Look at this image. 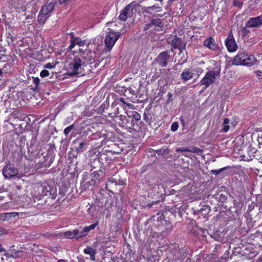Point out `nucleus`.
Masks as SVG:
<instances>
[{
  "instance_id": "obj_1",
  "label": "nucleus",
  "mask_w": 262,
  "mask_h": 262,
  "mask_svg": "<svg viewBox=\"0 0 262 262\" xmlns=\"http://www.w3.org/2000/svg\"><path fill=\"white\" fill-rule=\"evenodd\" d=\"M85 66V61H83L80 57L74 56L73 59L67 66V73L69 76H72L81 74V69Z\"/></svg>"
},
{
  "instance_id": "obj_2",
  "label": "nucleus",
  "mask_w": 262,
  "mask_h": 262,
  "mask_svg": "<svg viewBox=\"0 0 262 262\" xmlns=\"http://www.w3.org/2000/svg\"><path fill=\"white\" fill-rule=\"evenodd\" d=\"M256 60L253 55L248 54L245 52H239L234 57L233 64L250 66L252 65Z\"/></svg>"
},
{
  "instance_id": "obj_3",
  "label": "nucleus",
  "mask_w": 262,
  "mask_h": 262,
  "mask_svg": "<svg viewBox=\"0 0 262 262\" xmlns=\"http://www.w3.org/2000/svg\"><path fill=\"white\" fill-rule=\"evenodd\" d=\"M220 74V70L216 71H210L207 72L200 81L201 85H204L205 88H208L215 82L216 76H219Z\"/></svg>"
},
{
  "instance_id": "obj_4",
  "label": "nucleus",
  "mask_w": 262,
  "mask_h": 262,
  "mask_svg": "<svg viewBox=\"0 0 262 262\" xmlns=\"http://www.w3.org/2000/svg\"><path fill=\"white\" fill-rule=\"evenodd\" d=\"M120 35V32H115L110 30L104 40L105 46L108 51H110L112 49Z\"/></svg>"
},
{
  "instance_id": "obj_5",
  "label": "nucleus",
  "mask_w": 262,
  "mask_h": 262,
  "mask_svg": "<svg viewBox=\"0 0 262 262\" xmlns=\"http://www.w3.org/2000/svg\"><path fill=\"white\" fill-rule=\"evenodd\" d=\"M225 45L227 50L233 52L237 50V45L232 33H230L225 40Z\"/></svg>"
},
{
  "instance_id": "obj_6",
  "label": "nucleus",
  "mask_w": 262,
  "mask_h": 262,
  "mask_svg": "<svg viewBox=\"0 0 262 262\" xmlns=\"http://www.w3.org/2000/svg\"><path fill=\"white\" fill-rule=\"evenodd\" d=\"M170 59V55L167 51H163L159 54L155 60L160 66L165 67L167 66L168 60Z\"/></svg>"
},
{
  "instance_id": "obj_7",
  "label": "nucleus",
  "mask_w": 262,
  "mask_h": 262,
  "mask_svg": "<svg viewBox=\"0 0 262 262\" xmlns=\"http://www.w3.org/2000/svg\"><path fill=\"white\" fill-rule=\"evenodd\" d=\"M26 0H11L9 2V6L11 9L14 8L16 11H26L25 4Z\"/></svg>"
},
{
  "instance_id": "obj_8",
  "label": "nucleus",
  "mask_w": 262,
  "mask_h": 262,
  "mask_svg": "<svg viewBox=\"0 0 262 262\" xmlns=\"http://www.w3.org/2000/svg\"><path fill=\"white\" fill-rule=\"evenodd\" d=\"M18 173L17 169L10 164H7L3 170V174L6 179L15 176Z\"/></svg>"
},
{
  "instance_id": "obj_9",
  "label": "nucleus",
  "mask_w": 262,
  "mask_h": 262,
  "mask_svg": "<svg viewBox=\"0 0 262 262\" xmlns=\"http://www.w3.org/2000/svg\"><path fill=\"white\" fill-rule=\"evenodd\" d=\"M170 45L174 49H179L181 53L185 50L186 42L183 41L181 38L174 36V38L171 41Z\"/></svg>"
},
{
  "instance_id": "obj_10",
  "label": "nucleus",
  "mask_w": 262,
  "mask_h": 262,
  "mask_svg": "<svg viewBox=\"0 0 262 262\" xmlns=\"http://www.w3.org/2000/svg\"><path fill=\"white\" fill-rule=\"evenodd\" d=\"M262 25V15L256 17H252L248 20L246 27L258 28Z\"/></svg>"
},
{
  "instance_id": "obj_11",
  "label": "nucleus",
  "mask_w": 262,
  "mask_h": 262,
  "mask_svg": "<svg viewBox=\"0 0 262 262\" xmlns=\"http://www.w3.org/2000/svg\"><path fill=\"white\" fill-rule=\"evenodd\" d=\"M204 46L213 51L217 50L219 49L218 45L215 43V40L212 37L205 40Z\"/></svg>"
},
{
  "instance_id": "obj_12",
  "label": "nucleus",
  "mask_w": 262,
  "mask_h": 262,
  "mask_svg": "<svg viewBox=\"0 0 262 262\" xmlns=\"http://www.w3.org/2000/svg\"><path fill=\"white\" fill-rule=\"evenodd\" d=\"M76 45L79 47V48L76 51H74V52L84 54V52L86 51L89 45H86V47H84L86 45L85 40H82L80 38H79L76 40Z\"/></svg>"
},
{
  "instance_id": "obj_13",
  "label": "nucleus",
  "mask_w": 262,
  "mask_h": 262,
  "mask_svg": "<svg viewBox=\"0 0 262 262\" xmlns=\"http://www.w3.org/2000/svg\"><path fill=\"white\" fill-rule=\"evenodd\" d=\"M55 4V0H51V2L49 0L47 4L42 7L41 9V13L48 14L53 10Z\"/></svg>"
},
{
  "instance_id": "obj_14",
  "label": "nucleus",
  "mask_w": 262,
  "mask_h": 262,
  "mask_svg": "<svg viewBox=\"0 0 262 262\" xmlns=\"http://www.w3.org/2000/svg\"><path fill=\"white\" fill-rule=\"evenodd\" d=\"M80 56L82 58L83 61H85V62L86 61L87 63L92 64L93 62H95L96 55L95 52L88 51L86 56H82L81 54Z\"/></svg>"
},
{
  "instance_id": "obj_15",
  "label": "nucleus",
  "mask_w": 262,
  "mask_h": 262,
  "mask_svg": "<svg viewBox=\"0 0 262 262\" xmlns=\"http://www.w3.org/2000/svg\"><path fill=\"white\" fill-rule=\"evenodd\" d=\"M181 78L185 81L189 80L192 78L193 73L189 69L184 70L181 74Z\"/></svg>"
},
{
  "instance_id": "obj_16",
  "label": "nucleus",
  "mask_w": 262,
  "mask_h": 262,
  "mask_svg": "<svg viewBox=\"0 0 262 262\" xmlns=\"http://www.w3.org/2000/svg\"><path fill=\"white\" fill-rule=\"evenodd\" d=\"M83 252L85 254L90 255V258L92 260L94 261L95 260L96 250L93 249L91 247H88L84 249Z\"/></svg>"
},
{
  "instance_id": "obj_17",
  "label": "nucleus",
  "mask_w": 262,
  "mask_h": 262,
  "mask_svg": "<svg viewBox=\"0 0 262 262\" xmlns=\"http://www.w3.org/2000/svg\"><path fill=\"white\" fill-rule=\"evenodd\" d=\"M98 225V221H97L95 224L84 227V228H83V229L81 230L82 234H83V236L88 235L90 231H91V230H94Z\"/></svg>"
},
{
  "instance_id": "obj_18",
  "label": "nucleus",
  "mask_w": 262,
  "mask_h": 262,
  "mask_svg": "<svg viewBox=\"0 0 262 262\" xmlns=\"http://www.w3.org/2000/svg\"><path fill=\"white\" fill-rule=\"evenodd\" d=\"M169 152L170 150L168 148H161L156 150V152L158 155H161L165 159H167L168 158V155L169 154Z\"/></svg>"
},
{
  "instance_id": "obj_19",
  "label": "nucleus",
  "mask_w": 262,
  "mask_h": 262,
  "mask_svg": "<svg viewBox=\"0 0 262 262\" xmlns=\"http://www.w3.org/2000/svg\"><path fill=\"white\" fill-rule=\"evenodd\" d=\"M129 10L128 9H126L125 7L121 11L118 17V19L123 21H125L127 17H128V13Z\"/></svg>"
},
{
  "instance_id": "obj_20",
  "label": "nucleus",
  "mask_w": 262,
  "mask_h": 262,
  "mask_svg": "<svg viewBox=\"0 0 262 262\" xmlns=\"http://www.w3.org/2000/svg\"><path fill=\"white\" fill-rule=\"evenodd\" d=\"M33 82L35 84V86L33 89L35 92H39L43 83H40V79L38 77H33Z\"/></svg>"
},
{
  "instance_id": "obj_21",
  "label": "nucleus",
  "mask_w": 262,
  "mask_h": 262,
  "mask_svg": "<svg viewBox=\"0 0 262 262\" xmlns=\"http://www.w3.org/2000/svg\"><path fill=\"white\" fill-rule=\"evenodd\" d=\"M48 17V14L45 13H41L40 11L38 16V21L40 24H43L47 20Z\"/></svg>"
},
{
  "instance_id": "obj_22",
  "label": "nucleus",
  "mask_w": 262,
  "mask_h": 262,
  "mask_svg": "<svg viewBox=\"0 0 262 262\" xmlns=\"http://www.w3.org/2000/svg\"><path fill=\"white\" fill-rule=\"evenodd\" d=\"M35 2L34 1H29V0H26V2L25 4V7H26V11L28 10L30 8L32 7V10L35 11V8L34 7Z\"/></svg>"
},
{
  "instance_id": "obj_23",
  "label": "nucleus",
  "mask_w": 262,
  "mask_h": 262,
  "mask_svg": "<svg viewBox=\"0 0 262 262\" xmlns=\"http://www.w3.org/2000/svg\"><path fill=\"white\" fill-rule=\"evenodd\" d=\"M73 231L74 238H79L83 237V234H82L81 231L79 229H75Z\"/></svg>"
},
{
  "instance_id": "obj_24",
  "label": "nucleus",
  "mask_w": 262,
  "mask_h": 262,
  "mask_svg": "<svg viewBox=\"0 0 262 262\" xmlns=\"http://www.w3.org/2000/svg\"><path fill=\"white\" fill-rule=\"evenodd\" d=\"M7 42L9 45L13 43L15 41V37L10 33H6Z\"/></svg>"
},
{
  "instance_id": "obj_25",
  "label": "nucleus",
  "mask_w": 262,
  "mask_h": 262,
  "mask_svg": "<svg viewBox=\"0 0 262 262\" xmlns=\"http://www.w3.org/2000/svg\"><path fill=\"white\" fill-rule=\"evenodd\" d=\"M86 144L85 141H82L79 143L78 146L76 148V151L78 153L82 152L83 151V147Z\"/></svg>"
},
{
  "instance_id": "obj_26",
  "label": "nucleus",
  "mask_w": 262,
  "mask_h": 262,
  "mask_svg": "<svg viewBox=\"0 0 262 262\" xmlns=\"http://www.w3.org/2000/svg\"><path fill=\"white\" fill-rule=\"evenodd\" d=\"M189 152H192V153H195L198 155H200L203 151L202 149H200L199 147H195V146L189 147Z\"/></svg>"
},
{
  "instance_id": "obj_27",
  "label": "nucleus",
  "mask_w": 262,
  "mask_h": 262,
  "mask_svg": "<svg viewBox=\"0 0 262 262\" xmlns=\"http://www.w3.org/2000/svg\"><path fill=\"white\" fill-rule=\"evenodd\" d=\"M151 24L152 26H158V27H162L163 24L161 23V21L160 19H152L150 21Z\"/></svg>"
},
{
  "instance_id": "obj_28",
  "label": "nucleus",
  "mask_w": 262,
  "mask_h": 262,
  "mask_svg": "<svg viewBox=\"0 0 262 262\" xmlns=\"http://www.w3.org/2000/svg\"><path fill=\"white\" fill-rule=\"evenodd\" d=\"M139 6V5L137 2H136V1H134V2H132L131 3H130L129 4H128V5H127L125 7V8H126V9H128V10H129V9L133 10L134 9H135L136 7H137Z\"/></svg>"
},
{
  "instance_id": "obj_29",
  "label": "nucleus",
  "mask_w": 262,
  "mask_h": 262,
  "mask_svg": "<svg viewBox=\"0 0 262 262\" xmlns=\"http://www.w3.org/2000/svg\"><path fill=\"white\" fill-rule=\"evenodd\" d=\"M2 59H4V60H9L11 58L12 59V62L14 63L15 61L16 60V57L14 55V56H11V55H3L1 57Z\"/></svg>"
},
{
  "instance_id": "obj_30",
  "label": "nucleus",
  "mask_w": 262,
  "mask_h": 262,
  "mask_svg": "<svg viewBox=\"0 0 262 262\" xmlns=\"http://www.w3.org/2000/svg\"><path fill=\"white\" fill-rule=\"evenodd\" d=\"M161 9V7H160V6H156V5H154V6H152L146 7L145 8L144 12L145 13H146L151 14V12L150 11V9L154 10V9Z\"/></svg>"
},
{
  "instance_id": "obj_31",
  "label": "nucleus",
  "mask_w": 262,
  "mask_h": 262,
  "mask_svg": "<svg viewBox=\"0 0 262 262\" xmlns=\"http://www.w3.org/2000/svg\"><path fill=\"white\" fill-rule=\"evenodd\" d=\"M10 219V215L8 213H1L0 214V220L1 221H8Z\"/></svg>"
},
{
  "instance_id": "obj_32",
  "label": "nucleus",
  "mask_w": 262,
  "mask_h": 262,
  "mask_svg": "<svg viewBox=\"0 0 262 262\" xmlns=\"http://www.w3.org/2000/svg\"><path fill=\"white\" fill-rule=\"evenodd\" d=\"M74 124H73L70 125L69 126L67 127V128H66L63 131L64 135L66 136H68L69 134L71 132V130L73 129H74Z\"/></svg>"
},
{
  "instance_id": "obj_33",
  "label": "nucleus",
  "mask_w": 262,
  "mask_h": 262,
  "mask_svg": "<svg viewBox=\"0 0 262 262\" xmlns=\"http://www.w3.org/2000/svg\"><path fill=\"white\" fill-rule=\"evenodd\" d=\"M229 168H230V167L229 166H227V167H223V168H220V169H217V170H211V173H213L214 175H217L220 173H221L222 171H223V170H225L226 169H228Z\"/></svg>"
},
{
  "instance_id": "obj_34",
  "label": "nucleus",
  "mask_w": 262,
  "mask_h": 262,
  "mask_svg": "<svg viewBox=\"0 0 262 262\" xmlns=\"http://www.w3.org/2000/svg\"><path fill=\"white\" fill-rule=\"evenodd\" d=\"M132 116L136 120V121H138L139 120H140L141 116L138 112L134 111V112H132Z\"/></svg>"
},
{
  "instance_id": "obj_35",
  "label": "nucleus",
  "mask_w": 262,
  "mask_h": 262,
  "mask_svg": "<svg viewBox=\"0 0 262 262\" xmlns=\"http://www.w3.org/2000/svg\"><path fill=\"white\" fill-rule=\"evenodd\" d=\"M64 236L68 238H74L73 231H68L64 233Z\"/></svg>"
},
{
  "instance_id": "obj_36",
  "label": "nucleus",
  "mask_w": 262,
  "mask_h": 262,
  "mask_svg": "<svg viewBox=\"0 0 262 262\" xmlns=\"http://www.w3.org/2000/svg\"><path fill=\"white\" fill-rule=\"evenodd\" d=\"M179 127V124L177 122H173L171 126V130L172 132H176L177 130Z\"/></svg>"
},
{
  "instance_id": "obj_37",
  "label": "nucleus",
  "mask_w": 262,
  "mask_h": 262,
  "mask_svg": "<svg viewBox=\"0 0 262 262\" xmlns=\"http://www.w3.org/2000/svg\"><path fill=\"white\" fill-rule=\"evenodd\" d=\"M49 75H50L49 72L46 70H43L41 71L40 73V77H41L42 78L47 77V76H49Z\"/></svg>"
},
{
  "instance_id": "obj_38",
  "label": "nucleus",
  "mask_w": 262,
  "mask_h": 262,
  "mask_svg": "<svg viewBox=\"0 0 262 262\" xmlns=\"http://www.w3.org/2000/svg\"><path fill=\"white\" fill-rule=\"evenodd\" d=\"M222 249H224V250L226 249V248L224 246L223 247H222V246L221 245H216L213 251L214 252H221L222 250Z\"/></svg>"
},
{
  "instance_id": "obj_39",
  "label": "nucleus",
  "mask_w": 262,
  "mask_h": 262,
  "mask_svg": "<svg viewBox=\"0 0 262 262\" xmlns=\"http://www.w3.org/2000/svg\"><path fill=\"white\" fill-rule=\"evenodd\" d=\"M189 147H182V148H178L176 149V151L177 152H189Z\"/></svg>"
},
{
  "instance_id": "obj_40",
  "label": "nucleus",
  "mask_w": 262,
  "mask_h": 262,
  "mask_svg": "<svg viewBox=\"0 0 262 262\" xmlns=\"http://www.w3.org/2000/svg\"><path fill=\"white\" fill-rule=\"evenodd\" d=\"M76 40H70V45L69 47V49L72 50L76 45Z\"/></svg>"
},
{
  "instance_id": "obj_41",
  "label": "nucleus",
  "mask_w": 262,
  "mask_h": 262,
  "mask_svg": "<svg viewBox=\"0 0 262 262\" xmlns=\"http://www.w3.org/2000/svg\"><path fill=\"white\" fill-rule=\"evenodd\" d=\"M105 155L104 154H103V153H101V154H99L98 155V159L99 161H103V159L104 158L105 159H106V158L105 157Z\"/></svg>"
},
{
  "instance_id": "obj_42",
  "label": "nucleus",
  "mask_w": 262,
  "mask_h": 262,
  "mask_svg": "<svg viewBox=\"0 0 262 262\" xmlns=\"http://www.w3.org/2000/svg\"><path fill=\"white\" fill-rule=\"evenodd\" d=\"M69 35L71 37L70 40H76L77 39L80 38L79 37H75L73 32L70 33Z\"/></svg>"
},
{
  "instance_id": "obj_43",
  "label": "nucleus",
  "mask_w": 262,
  "mask_h": 262,
  "mask_svg": "<svg viewBox=\"0 0 262 262\" xmlns=\"http://www.w3.org/2000/svg\"><path fill=\"white\" fill-rule=\"evenodd\" d=\"M160 187H161V188L163 187L162 185L156 184L153 186L152 188L155 191H156L158 193H159V192L158 191H157V189H159Z\"/></svg>"
},
{
  "instance_id": "obj_44",
  "label": "nucleus",
  "mask_w": 262,
  "mask_h": 262,
  "mask_svg": "<svg viewBox=\"0 0 262 262\" xmlns=\"http://www.w3.org/2000/svg\"><path fill=\"white\" fill-rule=\"evenodd\" d=\"M7 233V232L5 229L0 227V235L4 234H6Z\"/></svg>"
},
{
  "instance_id": "obj_45",
  "label": "nucleus",
  "mask_w": 262,
  "mask_h": 262,
  "mask_svg": "<svg viewBox=\"0 0 262 262\" xmlns=\"http://www.w3.org/2000/svg\"><path fill=\"white\" fill-rule=\"evenodd\" d=\"M138 262H148L147 259H146L144 257H140L138 261Z\"/></svg>"
},
{
  "instance_id": "obj_46",
  "label": "nucleus",
  "mask_w": 262,
  "mask_h": 262,
  "mask_svg": "<svg viewBox=\"0 0 262 262\" xmlns=\"http://www.w3.org/2000/svg\"><path fill=\"white\" fill-rule=\"evenodd\" d=\"M229 126L228 125H225V126H224V127L222 129V130L224 132H227L229 130Z\"/></svg>"
},
{
  "instance_id": "obj_47",
  "label": "nucleus",
  "mask_w": 262,
  "mask_h": 262,
  "mask_svg": "<svg viewBox=\"0 0 262 262\" xmlns=\"http://www.w3.org/2000/svg\"><path fill=\"white\" fill-rule=\"evenodd\" d=\"M234 6L240 7L242 6L243 4L241 2H238V1H234Z\"/></svg>"
},
{
  "instance_id": "obj_48",
  "label": "nucleus",
  "mask_w": 262,
  "mask_h": 262,
  "mask_svg": "<svg viewBox=\"0 0 262 262\" xmlns=\"http://www.w3.org/2000/svg\"><path fill=\"white\" fill-rule=\"evenodd\" d=\"M10 215V218L13 217H16V216L18 215V213H16V212H10V213H8Z\"/></svg>"
},
{
  "instance_id": "obj_49",
  "label": "nucleus",
  "mask_w": 262,
  "mask_h": 262,
  "mask_svg": "<svg viewBox=\"0 0 262 262\" xmlns=\"http://www.w3.org/2000/svg\"><path fill=\"white\" fill-rule=\"evenodd\" d=\"M110 151L113 152V154H120L122 151V149H116V150H111Z\"/></svg>"
},
{
  "instance_id": "obj_50",
  "label": "nucleus",
  "mask_w": 262,
  "mask_h": 262,
  "mask_svg": "<svg viewBox=\"0 0 262 262\" xmlns=\"http://www.w3.org/2000/svg\"><path fill=\"white\" fill-rule=\"evenodd\" d=\"M255 73H256V76L257 77H262V72L260 71H255Z\"/></svg>"
},
{
  "instance_id": "obj_51",
  "label": "nucleus",
  "mask_w": 262,
  "mask_h": 262,
  "mask_svg": "<svg viewBox=\"0 0 262 262\" xmlns=\"http://www.w3.org/2000/svg\"><path fill=\"white\" fill-rule=\"evenodd\" d=\"M54 67V66L52 65L51 63H48L45 66V68L48 69H52Z\"/></svg>"
},
{
  "instance_id": "obj_52",
  "label": "nucleus",
  "mask_w": 262,
  "mask_h": 262,
  "mask_svg": "<svg viewBox=\"0 0 262 262\" xmlns=\"http://www.w3.org/2000/svg\"><path fill=\"white\" fill-rule=\"evenodd\" d=\"M159 202V201H156V202H152V203H149L147 205V207H149V208H150L152 207V206L154 204H157Z\"/></svg>"
},
{
  "instance_id": "obj_53",
  "label": "nucleus",
  "mask_w": 262,
  "mask_h": 262,
  "mask_svg": "<svg viewBox=\"0 0 262 262\" xmlns=\"http://www.w3.org/2000/svg\"><path fill=\"white\" fill-rule=\"evenodd\" d=\"M229 121H230V120H229V119L225 118L224 119L223 123H224V125H228L229 124Z\"/></svg>"
},
{
  "instance_id": "obj_54",
  "label": "nucleus",
  "mask_w": 262,
  "mask_h": 262,
  "mask_svg": "<svg viewBox=\"0 0 262 262\" xmlns=\"http://www.w3.org/2000/svg\"><path fill=\"white\" fill-rule=\"evenodd\" d=\"M151 23L150 22V23L148 24H146L144 27V30H148L151 26Z\"/></svg>"
},
{
  "instance_id": "obj_55",
  "label": "nucleus",
  "mask_w": 262,
  "mask_h": 262,
  "mask_svg": "<svg viewBox=\"0 0 262 262\" xmlns=\"http://www.w3.org/2000/svg\"><path fill=\"white\" fill-rule=\"evenodd\" d=\"M7 190L4 187L0 186V193L6 192Z\"/></svg>"
},
{
  "instance_id": "obj_56",
  "label": "nucleus",
  "mask_w": 262,
  "mask_h": 262,
  "mask_svg": "<svg viewBox=\"0 0 262 262\" xmlns=\"http://www.w3.org/2000/svg\"><path fill=\"white\" fill-rule=\"evenodd\" d=\"M143 119L145 120L146 122H148L149 121L148 117L147 115L146 114H144L143 115Z\"/></svg>"
},
{
  "instance_id": "obj_57",
  "label": "nucleus",
  "mask_w": 262,
  "mask_h": 262,
  "mask_svg": "<svg viewBox=\"0 0 262 262\" xmlns=\"http://www.w3.org/2000/svg\"><path fill=\"white\" fill-rule=\"evenodd\" d=\"M196 71L198 72V73H202L203 70L202 68H196Z\"/></svg>"
},
{
  "instance_id": "obj_58",
  "label": "nucleus",
  "mask_w": 262,
  "mask_h": 262,
  "mask_svg": "<svg viewBox=\"0 0 262 262\" xmlns=\"http://www.w3.org/2000/svg\"><path fill=\"white\" fill-rule=\"evenodd\" d=\"M3 77V70L0 69V80H2V78Z\"/></svg>"
},
{
  "instance_id": "obj_59",
  "label": "nucleus",
  "mask_w": 262,
  "mask_h": 262,
  "mask_svg": "<svg viewBox=\"0 0 262 262\" xmlns=\"http://www.w3.org/2000/svg\"><path fill=\"white\" fill-rule=\"evenodd\" d=\"M176 0H168L167 2V4L169 6H170L173 2H174Z\"/></svg>"
},
{
  "instance_id": "obj_60",
  "label": "nucleus",
  "mask_w": 262,
  "mask_h": 262,
  "mask_svg": "<svg viewBox=\"0 0 262 262\" xmlns=\"http://www.w3.org/2000/svg\"><path fill=\"white\" fill-rule=\"evenodd\" d=\"M93 174L94 175V177L97 178L98 177H99V173L96 172H94L93 173Z\"/></svg>"
},
{
  "instance_id": "obj_61",
  "label": "nucleus",
  "mask_w": 262,
  "mask_h": 262,
  "mask_svg": "<svg viewBox=\"0 0 262 262\" xmlns=\"http://www.w3.org/2000/svg\"><path fill=\"white\" fill-rule=\"evenodd\" d=\"M95 64H94V67L95 68H96L99 64V62L98 61H97L96 62H93Z\"/></svg>"
},
{
  "instance_id": "obj_62",
  "label": "nucleus",
  "mask_w": 262,
  "mask_h": 262,
  "mask_svg": "<svg viewBox=\"0 0 262 262\" xmlns=\"http://www.w3.org/2000/svg\"><path fill=\"white\" fill-rule=\"evenodd\" d=\"M180 121L183 125V126H184V119L182 118H180Z\"/></svg>"
},
{
  "instance_id": "obj_63",
  "label": "nucleus",
  "mask_w": 262,
  "mask_h": 262,
  "mask_svg": "<svg viewBox=\"0 0 262 262\" xmlns=\"http://www.w3.org/2000/svg\"><path fill=\"white\" fill-rule=\"evenodd\" d=\"M3 251H5V250L4 249V248H3V247L1 246V245H0V252H2Z\"/></svg>"
},
{
  "instance_id": "obj_64",
  "label": "nucleus",
  "mask_w": 262,
  "mask_h": 262,
  "mask_svg": "<svg viewBox=\"0 0 262 262\" xmlns=\"http://www.w3.org/2000/svg\"><path fill=\"white\" fill-rule=\"evenodd\" d=\"M57 262H65V260L63 259L58 260Z\"/></svg>"
}]
</instances>
